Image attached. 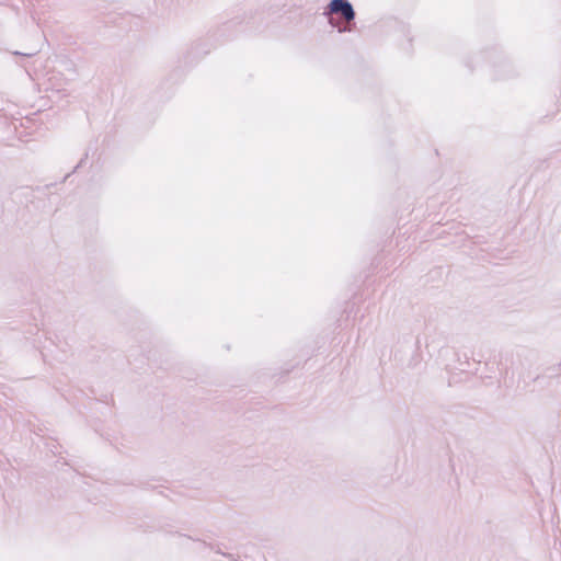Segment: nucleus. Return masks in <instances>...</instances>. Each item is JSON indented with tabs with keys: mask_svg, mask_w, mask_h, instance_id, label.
Returning <instances> with one entry per match:
<instances>
[{
	"mask_svg": "<svg viewBox=\"0 0 561 561\" xmlns=\"http://www.w3.org/2000/svg\"><path fill=\"white\" fill-rule=\"evenodd\" d=\"M328 14H340L347 22L355 16L353 7L347 0H332L329 4Z\"/></svg>",
	"mask_w": 561,
	"mask_h": 561,
	"instance_id": "obj_1",
	"label": "nucleus"
}]
</instances>
